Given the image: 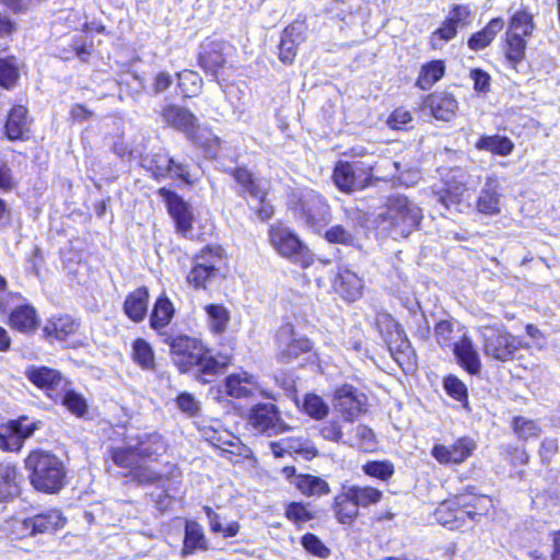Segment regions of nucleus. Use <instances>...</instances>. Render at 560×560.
Masks as SVG:
<instances>
[{"label":"nucleus","mask_w":560,"mask_h":560,"mask_svg":"<svg viewBox=\"0 0 560 560\" xmlns=\"http://www.w3.org/2000/svg\"><path fill=\"white\" fill-rule=\"evenodd\" d=\"M172 360L183 374L192 373L197 381L210 383L230 364L225 354H214L201 339L188 335L167 337Z\"/></svg>","instance_id":"nucleus-1"},{"label":"nucleus","mask_w":560,"mask_h":560,"mask_svg":"<svg viewBox=\"0 0 560 560\" xmlns=\"http://www.w3.org/2000/svg\"><path fill=\"white\" fill-rule=\"evenodd\" d=\"M378 218L393 237H407L419 228L423 214L416 202L396 194L387 198Z\"/></svg>","instance_id":"nucleus-2"},{"label":"nucleus","mask_w":560,"mask_h":560,"mask_svg":"<svg viewBox=\"0 0 560 560\" xmlns=\"http://www.w3.org/2000/svg\"><path fill=\"white\" fill-rule=\"evenodd\" d=\"M25 467L31 472V483L39 491L54 493L65 483L63 464L50 452L43 450L31 452L25 459Z\"/></svg>","instance_id":"nucleus-3"},{"label":"nucleus","mask_w":560,"mask_h":560,"mask_svg":"<svg viewBox=\"0 0 560 560\" xmlns=\"http://www.w3.org/2000/svg\"><path fill=\"white\" fill-rule=\"evenodd\" d=\"M292 210L294 214L315 233H320L331 221V209L319 192L303 188L294 194Z\"/></svg>","instance_id":"nucleus-4"},{"label":"nucleus","mask_w":560,"mask_h":560,"mask_svg":"<svg viewBox=\"0 0 560 560\" xmlns=\"http://www.w3.org/2000/svg\"><path fill=\"white\" fill-rule=\"evenodd\" d=\"M269 238L272 247L285 258L301 268H307L313 262V255L290 229L281 225L271 226Z\"/></svg>","instance_id":"nucleus-5"},{"label":"nucleus","mask_w":560,"mask_h":560,"mask_svg":"<svg viewBox=\"0 0 560 560\" xmlns=\"http://www.w3.org/2000/svg\"><path fill=\"white\" fill-rule=\"evenodd\" d=\"M436 200L446 210L465 212L472 208L471 196L467 188V174L462 168L452 170L445 182V189L436 192Z\"/></svg>","instance_id":"nucleus-6"},{"label":"nucleus","mask_w":560,"mask_h":560,"mask_svg":"<svg viewBox=\"0 0 560 560\" xmlns=\"http://www.w3.org/2000/svg\"><path fill=\"white\" fill-rule=\"evenodd\" d=\"M374 165L370 162H338L334 170L336 186L346 192L360 190L368 186L372 179Z\"/></svg>","instance_id":"nucleus-7"},{"label":"nucleus","mask_w":560,"mask_h":560,"mask_svg":"<svg viewBox=\"0 0 560 560\" xmlns=\"http://www.w3.org/2000/svg\"><path fill=\"white\" fill-rule=\"evenodd\" d=\"M481 336L485 354L498 361L512 360L514 353L523 347L515 336L498 327H483Z\"/></svg>","instance_id":"nucleus-8"},{"label":"nucleus","mask_w":560,"mask_h":560,"mask_svg":"<svg viewBox=\"0 0 560 560\" xmlns=\"http://www.w3.org/2000/svg\"><path fill=\"white\" fill-rule=\"evenodd\" d=\"M233 51L234 47L230 43L220 39L208 38L200 46L198 63L207 74L213 77L223 92L225 84L218 74Z\"/></svg>","instance_id":"nucleus-9"},{"label":"nucleus","mask_w":560,"mask_h":560,"mask_svg":"<svg viewBox=\"0 0 560 560\" xmlns=\"http://www.w3.org/2000/svg\"><path fill=\"white\" fill-rule=\"evenodd\" d=\"M38 430V422L27 417H20L0 425V448L7 452H19L24 441Z\"/></svg>","instance_id":"nucleus-10"},{"label":"nucleus","mask_w":560,"mask_h":560,"mask_svg":"<svg viewBox=\"0 0 560 560\" xmlns=\"http://www.w3.org/2000/svg\"><path fill=\"white\" fill-rule=\"evenodd\" d=\"M250 424L260 433L268 436L277 435L289 430L281 420L279 411L273 404H260L252 409Z\"/></svg>","instance_id":"nucleus-11"},{"label":"nucleus","mask_w":560,"mask_h":560,"mask_svg":"<svg viewBox=\"0 0 560 560\" xmlns=\"http://www.w3.org/2000/svg\"><path fill=\"white\" fill-rule=\"evenodd\" d=\"M348 218L345 224H336L325 232V238L331 244L345 246H355L359 241V234L363 226V215L361 212L347 211Z\"/></svg>","instance_id":"nucleus-12"},{"label":"nucleus","mask_w":560,"mask_h":560,"mask_svg":"<svg viewBox=\"0 0 560 560\" xmlns=\"http://www.w3.org/2000/svg\"><path fill=\"white\" fill-rule=\"evenodd\" d=\"M277 345L279 357L283 362H290L312 349L311 341L305 337H298L290 324L281 326L278 330Z\"/></svg>","instance_id":"nucleus-13"},{"label":"nucleus","mask_w":560,"mask_h":560,"mask_svg":"<svg viewBox=\"0 0 560 560\" xmlns=\"http://www.w3.org/2000/svg\"><path fill=\"white\" fill-rule=\"evenodd\" d=\"M158 194L165 201L168 213L176 223L177 231L182 234L190 232L192 228V213L188 203L175 191L165 187L160 188Z\"/></svg>","instance_id":"nucleus-14"},{"label":"nucleus","mask_w":560,"mask_h":560,"mask_svg":"<svg viewBox=\"0 0 560 560\" xmlns=\"http://www.w3.org/2000/svg\"><path fill=\"white\" fill-rule=\"evenodd\" d=\"M158 194L165 201L168 213L176 223L177 231L182 234L190 232L192 228V213L188 203L175 191L165 187L160 188Z\"/></svg>","instance_id":"nucleus-15"},{"label":"nucleus","mask_w":560,"mask_h":560,"mask_svg":"<svg viewBox=\"0 0 560 560\" xmlns=\"http://www.w3.org/2000/svg\"><path fill=\"white\" fill-rule=\"evenodd\" d=\"M501 185L495 174L486 177L485 184L475 201V209L486 215H497L501 212Z\"/></svg>","instance_id":"nucleus-16"},{"label":"nucleus","mask_w":560,"mask_h":560,"mask_svg":"<svg viewBox=\"0 0 560 560\" xmlns=\"http://www.w3.org/2000/svg\"><path fill=\"white\" fill-rule=\"evenodd\" d=\"M365 396L351 385H343L335 393V409L346 421H353L363 410Z\"/></svg>","instance_id":"nucleus-17"},{"label":"nucleus","mask_w":560,"mask_h":560,"mask_svg":"<svg viewBox=\"0 0 560 560\" xmlns=\"http://www.w3.org/2000/svg\"><path fill=\"white\" fill-rule=\"evenodd\" d=\"M475 448L474 440L460 438L451 447L435 445L432 448V456L441 464H460L471 456Z\"/></svg>","instance_id":"nucleus-18"},{"label":"nucleus","mask_w":560,"mask_h":560,"mask_svg":"<svg viewBox=\"0 0 560 560\" xmlns=\"http://www.w3.org/2000/svg\"><path fill=\"white\" fill-rule=\"evenodd\" d=\"M422 108L436 120L451 121L456 116L458 103L452 94L435 92L423 100Z\"/></svg>","instance_id":"nucleus-19"},{"label":"nucleus","mask_w":560,"mask_h":560,"mask_svg":"<svg viewBox=\"0 0 560 560\" xmlns=\"http://www.w3.org/2000/svg\"><path fill=\"white\" fill-rule=\"evenodd\" d=\"M32 119L23 105L13 106L4 125V135L10 141L26 140L31 132Z\"/></svg>","instance_id":"nucleus-20"},{"label":"nucleus","mask_w":560,"mask_h":560,"mask_svg":"<svg viewBox=\"0 0 560 560\" xmlns=\"http://www.w3.org/2000/svg\"><path fill=\"white\" fill-rule=\"evenodd\" d=\"M25 375L32 384L45 390L48 396L51 395V392L63 387V383L66 384L59 371L47 366L33 365L26 370Z\"/></svg>","instance_id":"nucleus-21"},{"label":"nucleus","mask_w":560,"mask_h":560,"mask_svg":"<svg viewBox=\"0 0 560 560\" xmlns=\"http://www.w3.org/2000/svg\"><path fill=\"white\" fill-rule=\"evenodd\" d=\"M453 352L457 363L469 374L477 375L480 373V357L469 337L464 335L458 341L454 342Z\"/></svg>","instance_id":"nucleus-22"},{"label":"nucleus","mask_w":560,"mask_h":560,"mask_svg":"<svg viewBox=\"0 0 560 560\" xmlns=\"http://www.w3.org/2000/svg\"><path fill=\"white\" fill-rule=\"evenodd\" d=\"M162 118L168 126L185 132L187 136L198 125L197 117L187 108L168 105L162 110Z\"/></svg>","instance_id":"nucleus-23"},{"label":"nucleus","mask_w":560,"mask_h":560,"mask_svg":"<svg viewBox=\"0 0 560 560\" xmlns=\"http://www.w3.org/2000/svg\"><path fill=\"white\" fill-rule=\"evenodd\" d=\"M133 446L140 459H156L165 453L166 444L162 436L156 433H140L132 436Z\"/></svg>","instance_id":"nucleus-24"},{"label":"nucleus","mask_w":560,"mask_h":560,"mask_svg":"<svg viewBox=\"0 0 560 560\" xmlns=\"http://www.w3.org/2000/svg\"><path fill=\"white\" fill-rule=\"evenodd\" d=\"M149 291L145 287L130 292L124 302V313L133 323H141L148 313Z\"/></svg>","instance_id":"nucleus-25"},{"label":"nucleus","mask_w":560,"mask_h":560,"mask_svg":"<svg viewBox=\"0 0 560 560\" xmlns=\"http://www.w3.org/2000/svg\"><path fill=\"white\" fill-rule=\"evenodd\" d=\"M378 326L384 341L387 343L390 351L394 349L404 351L409 348V341L404 329L392 317L383 315L381 319H378Z\"/></svg>","instance_id":"nucleus-26"},{"label":"nucleus","mask_w":560,"mask_h":560,"mask_svg":"<svg viewBox=\"0 0 560 560\" xmlns=\"http://www.w3.org/2000/svg\"><path fill=\"white\" fill-rule=\"evenodd\" d=\"M30 518L31 529H33L34 536L54 533L62 528L66 524V517L59 510L55 509L36 514Z\"/></svg>","instance_id":"nucleus-27"},{"label":"nucleus","mask_w":560,"mask_h":560,"mask_svg":"<svg viewBox=\"0 0 560 560\" xmlns=\"http://www.w3.org/2000/svg\"><path fill=\"white\" fill-rule=\"evenodd\" d=\"M332 510L337 521L345 525L352 524L359 516V508L347 490V486H343L342 491L335 497Z\"/></svg>","instance_id":"nucleus-28"},{"label":"nucleus","mask_w":560,"mask_h":560,"mask_svg":"<svg viewBox=\"0 0 560 560\" xmlns=\"http://www.w3.org/2000/svg\"><path fill=\"white\" fill-rule=\"evenodd\" d=\"M362 280L351 270L341 269L335 280V290L347 301H355L362 292Z\"/></svg>","instance_id":"nucleus-29"},{"label":"nucleus","mask_w":560,"mask_h":560,"mask_svg":"<svg viewBox=\"0 0 560 560\" xmlns=\"http://www.w3.org/2000/svg\"><path fill=\"white\" fill-rule=\"evenodd\" d=\"M503 25L504 21L501 18L492 19L481 31L470 36L467 42L468 47L474 51L488 47L503 28Z\"/></svg>","instance_id":"nucleus-30"},{"label":"nucleus","mask_w":560,"mask_h":560,"mask_svg":"<svg viewBox=\"0 0 560 560\" xmlns=\"http://www.w3.org/2000/svg\"><path fill=\"white\" fill-rule=\"evenodd\" d=\"M175 313L173 303L165 295L160 296L153 306L150 316V326L162 335L161 330L165 328L172 320Z\"/></svg>","instance_id":"nucleus-31"},{"label":"nucleus","mask_w":560,"mask_h":560,"mask_svg":"<svg viewBox=\"0 0 560 560\" xmlns=\"http://www.w3.org/2000/svg\"><path fill=\"white\" fill-rule=\"evenodd\" d=\"M256 385L253 376L246 372L232 374L225 380L226 394L235 397L243 398L254 394Z\"/></svg>","instance_id":"nucleus-32"},{"label":"nucleus","mask_w":560,"mask_h":560,"mask_svg":"<svg viewBox=\"0 0 560 560\" xmlns=\"http://www.w3.org/2000/svg\"><path fill=\"white\" fill-rule=\"evenodd\" d=\"M208 541L200 524L186 521L183 553L190 555L196 550H207Z\"/></svg>","instance_id":"nucleus-33"},{"label":"nucleus","mask_w":560,"mask_h":560,"mask_svg":"<svg viewBox=\"0 0 560 560\" xmlns=\"http://www.w3.org/2000/svg\"><path fill=\"white\" fill-rule=\"evenodd\" d=\"M10 325L23 332L36 329L38 318L35 308L28 304L15 307L10 315Z\"/></svg>","instance_id":"nucleus-34"},{"label":"nucleus","mask_w":560,"mask_h":560,"mask_svg":"<svg viewBox=\"0 0 560 560\" xmlns=\"http://www.w3.org/2000/svg\"><path fill=\"white\" fill-rule=\"evenodd\" d=\"M112 460L121 468H133L141 462L139 454L133 446L132 435H128L125 445L110 450Z\"/></svg>","instance_id":"nucleus-35"},{"label":"nucleus","mask_w":560,"mask_h":560,"mask_svg":"<svg viewBox=\"0 0 560 560\" xmlns=\"http://www.w3.org/2000/svg\"><path fill=\"white\" fill-rule=\"evenodd\" d=\"M475 147L480 151L506 156L513 151L514 143L505 136L494 135L480 137Z\"/></svg>","instance_id":"nucleus-36"},{"label":"nucleus","mask_w":560,"mask_h":560,"mask_svg":"<svg viewBox=\"0 0 560 560\" xmlns=\"http://www.w3.org/2000/svg\"><path fill=\"white\" fill-rule=\"evenodd\" d=\"M207 324L214 335H222L226 331L230 322V312L222 304H208L205 306Z\"/></svg>","instance_id":"nucleus-37"},{"label":"nucleus","mask_w":560,"mask_h":560,"mask_svg":"<svg viewBox=\"0 0 560 560\" xmlns=\"http://www.w3.org/2000/svg\"><path fill=\"white\" fill-rule=\"evenodd\" d=\"M456 505L471 510H463L470 520L476 521V517L486 513L490 505L491 501L485 495H475V494H465L462 493L456 497Z\"/></svg>","instance_id":"nucleus-38"},{"label":"nucleus","mask_w":560,"mask_h":560,"mask_svg":"<svg viewBox=\"0 0 560 560\" xmlns=\"http://www.w3.org/2000/svg\"><path fill=\"white\" fill-rule=\"evenodd\" d=\"M77 328L78 325L70 316H60L48 320L43 331L48 338L63 340L68 335L75 331Z\"/></svg>","instance_id":"nucleus-39"},{"label":"nucleus","mask_w":560,"mask_h":560,"mask_svg":"<svg viewBox=\"0 0 560 560\" xmlns=\"http://www.w3.org/2000/svg\"><path fill=\"white\" fill-rule=\"evenodd\" d=\"M188 138L198 147L205 150V153L214 158L218 153V149L220 145V139L214 136L211 130L206 128H200L198 125L195 127L194 131L188 135Z\"/></svg>","instance_id":"nucleus-40"},{"label":"nucleus","mask_w":560,"mask_h":560,"mask_svg":"<svg viewBox=\"0 0 560 560\" xmlns=\"http://www.w3.org/2000/svg\"><path fill=\"white\" fill-rule=\"evenodd\" d=\"M526 45L521 34L505 32L504 55L514 67L525 58Z\"/></svg>","instance_id":"nucleus-41"},{"label":"nucleus","mask_w":560,"mask_h":560,"mask_svg":"<svg viewBox=\"0 0 560 560\" xmlns=\"http://www.w3.org/2000/svg\"><path fill=\"white\" fill-rule=\"evenodd\" d=\"M132 359L142 369L153 371L155 369L154 351L149 342L138 338L132 343Z\"/></svg>","instance_id":"nucleus-42"},{"label":"nucleus","mask_w":560,"mask_h":560,"mask_svg":"<svg viewBox=\"0 0 560 560\" xmlns=\"http://www.w3.org/2000/svg\"><path fill=\"white\" fill-rule=\"evenodd\" d=\"M445 72L444 62L441 60H433L422 66L417 80V86L421 90H429L436 83Z\"/></svg>","instance_id":"nucleus-43"},{"label":"nucleus","mask_w":560,"mask_h":560,"mask_svg":"<svg viewBox=\"0 0 560 560\" xmlns=\"http://www.w3.org/2000/svg\"><path fill=\"white\" fill-rule=\"evenodd\" d=\"M295 485L305 495H323L330 492L329 485L324 479L312 475L298 476Z\"/></svg>","instance_id":"nucleus-44"},{"label":"nucleus","mask_w":560,"mask_h":560,"mask_svg":"<svg viewBox=\"0 0 560 560\" xmlns=\"http://www.w3.org/2000/svg\"><path fill=\"white\" fill-rule=\"evenodd\" d=\"M347 490L355 501L358 508H368L377 504L383 498L381 490L370 486H347Z\"/></svg>","instance_id":"nucleus-45"},{"label":"nucleus","mask_w":560,"mask_h":560,"mask_svg":"<svg viewBox=\"0 0 560 560\" xmlns=\"http://www.w3.org/2000/svg\"><path fill=\"white\" fill-rule=\"evenodd\" d=\"M176 75L178 79V86L185 97H192L201 92L203 81L198 72L184 70L178 72Z\"/></svg>","instance_id":"nucleus-46"},{"label":"nucleus","mask_w":560,"mask_h":560,"mask_svg":"<svg viewBox=\"0 0 560 560\" xmlns=\"http://www.w3.org/2000/svg\"><path fill=\"white\" fill-rule=\"evenodd\" d=\"M222 262L223 249L219 246H206L194 257L192 265L220 271Z\"/></svg>","instance_id":"nucleus-47"},{"label":"nucleus","mask_w":560,"mask_h":560,"mask_svg":"<svg viewBox=\"0 0 560 560\" xmlns=\"http://www.w3.org/2000/svg\"><path fill=\"white\" fill-rule=\"evenodd\" d=\"M534 27L532 14L522 10L512 15L506 33L521 34L523 38H526L533 34Z\"/></svg>","instance_id":"nucleus-48"},{"label":"nucleus","mask_w":560,"mask_h":560,"mask_svg":"<svg viewBox=\"0 0 560 560\" xmlns=\"http://www.w3.org/2000/svg\"><path fill=\"white\" fill-rule=\"evenodd\" d=\"M365 475L381 481H388L395 472L394 464L389 460H369L362 466Z\"/></svg>","instance_id":"nucleus-49"},{"label":"nucleus","mask_w":560,"mask_h":560,"mask_svg":"<svg viewBox=\"0 0 560 560\" xmlns=\"http://www.w3.org/2000/svg\"><path fill=\"white\" fill-rule=\"evenodd\" d=\"M220 275L217 269H208L207 267H200L192 265L190 271L187 275V281L196 289H206L209 283L215 280Z\"/></svg>","instance_id":"nucleus-50"},{"label":"nucleus","mask_w":560,"mask_h":560,"mask_svg":"<svg viewBox=\"0 0 560 560\" xmlns=\"http://www.w3.org/2000/svg\"><path fill=\"white\" fill-rule=\"evenodd\" d=\"M60 396L61 404L74 416L83 417L88 411V404L85 398L73 389H66Z\"/></svg>","instance_id":"nucleus-51"},{"label":"nucleus","mask_w":560,"mask_h":560,"mask_svg":"<svg viewBox=\"0 0 560 560\" xmlns=\"http://www.w3.org/2000/svg\"><path fill=\"white\" fill-rule=\"evenodd\" d=\"M303 410L310 417L320 420L328 415L329 407L320 396L307 394L303 400Z\"/></svg>","instance_id":"nucleus-52"},{"label":"nucleus","mask_w":560,"mask_h":560,"mask_svg":"<svg viewBox=\"0 0 560 560\" xmlns=\"http://www.w3.org/2000/svg\"><path fill=\"white\" fill-rule=\"evenodd\" d=\"M513 429L517 436L524 441L538 438L541 433V429L536 421L521 416L513 419Z\"/></svg>","instance_id":"nucleus-53"},{"label":"nucleus","mask_w":560,"mask_h":560,"mask_svg":"<svg viewBox=\"0 0 560 560\" xmlns=\"http://www.w3.org/2000/svg\"><path fill=\"white\" fill-rule=\"evenodd\" d=\"M19 79V69L15 58H0V85L10 89Z\"/></svg>","instance_id":"nucleus-54"},{"label":"nucleus","mask_w":560,"mask_h":560,"mask_svg":"<svg viewBox=\"0 0 560 560\" xmlns=\"http://www.w3.org/2000/svg\"><path fill=\"white\" fill-rule=\"evenodd\" d=\"M5 530L11 539H23L33 535L31 529V518L26 517L23 520L13 518L5 523Z\"/></svg>","instance_id":"nucleus-55"},{"label":"nucleus","mask_w":560,"mask_h":560,"mask_svg":"<svg viewBox=\"0 0 560 560\" xmlns=\"http://www.w3.org/2000/svg\"><path fill=\"white\" fill-rule=\"evenodd\" d=\"M457 28H464L471 23L472 14L468 5L456 4L454 5L446 18Z\"/></svg>","instance_id":"nucleus-56"},{"label":"nucleus","mask_w":560,"mask_h":560,"mask_svg":"<svg viewBox=\"0 0 560 560\" xmlns=\"http://www.w3.org/2000/svg\"><path fill=\"white\" fill-rule=\"evenodd\" d=\"M303 547L312 555L325 559L329 556V549L322 542V540L314 534H305L302 537Z\"/></svg>","instance_id":"nucleus-57"},{"label":"nucleus","mask_w":560,"mask_h":560,"mask_svg":"<svg viewBox=\"0 0 560 560\" xmlns=\"http://www.w3.org/2000/svg\"><path fill=\"white\" fill-rule=\"evenodd\" d=\"M150 163V168L156 179L166 178L170 174V167H172L173 164V158L165 154H155Z\"/></svg>","instance_id":"nucleus-58"},{"label":"nucleus","mask_w":560,"mask_h":560,"mask_svg":"<svg viewBox=\"0 0 560 560\" xmlns=\"http://www.w3.org/2000/svg\"><path fill=\"white\" fill-rule=\"evenodd\" d=\"M463 510H455L452 508L450 502H443L435 511V517L439 523L444 526H450V528H454L456 526L457 514Z\"/></svg>","instance_id":"nucleus-59"},{"label":"nucleus","mask_w":560,"mask_h":560,"mask_svg":"<svg viewBox=\"0 0 560 560\" xmlns=\"http://www.w3.org/2000/svg\"><path fill=\"white\" fill-rule=\"evenodd\" d=\"M175 402L177 408L188 417L198 415L200 410V402L189 393H180Z\"/></svg>","instance_id":"nucleus-60"},{"label":"nucleus","mask_w":560,"mask_h":560,"mask_svg":"<svg viewBox=\"0 0 560 560\" xmlns=\"http://www.w3.org/2000/svg\"><path fill=\"white\" fill-rule=\"evenodd\" d=\"M453 331V323H451L450 320H440L434 327V335L438 343L443 348H447L451 346L454 347V343L452 342Z\"/></svg>","instance_id":"nucleus-61"},{"label":"nucleus","mask_w":560,"mask_h":560,"mask_svg":"<svg viewBox=\"0 0 560 560\" xmlns=\"http://www.w3.org/2000/svg\"><path fill=\"white\" fill-rule=\"evenodd\" d=\"M306 30L305 22L294 21L283 30L281 37L292 43L302 44L305 40Z\"/></svg>","instance_id":"nucleus-62"},{"label":"nucleus","mask_w":560,"mask_h":560,"mask_svg":"<svg viewBox=\"0 0 560 560\" xmlns=\"http://www.w3.org/2000/svg\"><path fill=\"white\" fill-rule=\"evenodd\" d=\"M457 27L452 24L447 19L444 20L442 25L433 32L431 36V44L435 48L439 46V42H448L453 39L457 34Z\"/></svg>","instance_id":"nucleus-63"},{"label":"nucleus","mask_w":560,"mask_h":560,"mask_svg":"<svg viewBox=\"0 0 560 560\" xmlns=\"http://www.w3.org/2000/svg\"><path fill=\"white\" fill-rule=\"evenodd\" d=\"M285 516L294 523H304L314 517L313 513L304 504L296 502L288 505Z\"/></svg>","instance_id":"nucleus-64"}]
</instances>
